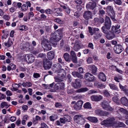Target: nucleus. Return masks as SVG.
Here are the masks:
<instances>
[{
  "label": "nucleus",
  "instance_id": "obj_14",
  "mask_svg": "<svg viewBox=\"0 0 128 128\" xmlns=\"http://www.w3.org/2000/svg\"><path fill=\"white\" fill-rule=\"evenodd\" d=\"M83 16L86 20H88L90 18H92V14L90 11H86L84 13Z\"/></svg>",
  "mask_w": 128,
  "mask_h": 128
},
{
  "label": "nucleus",
  "instance_id": "obj_46",
  "mask_svg": "<svg viewBox=\"0 0 128 128\" xmlns=\"http://www.w3.org/2000/svg\"><path fill=\"white\" fill-rule=\"evenodd\" d=\"M72 60L74 63H77L78 62L77 58L76 56L72 57Z\"/></svg>",
  "mask_w": 128,
  "mask_h": 128
},
{
  "label": "nucleus",
  "instance_id": "obj_4",
  "mask_svg": "<svg viewBox=\"0 0 128 128\" xmlns=\"http://www.w3.org/2000/svg\"><path fill=\"white\" fill-rule=\"evenodd\" d=\"M24 60L28 63H31L34 62L35 58L31 54L26 55L24 57Z\"/></svg>",
  "mask_w": 128,
  "mask_h": 128
},
{
  "label": "nucleus",
  "instance_id": "obj_24",
  "mask_svg": "<svg viewBox=\"0 0 128 128\" xmlns=\"http://www.w3.org/2000/svg\"><path fill=\"white\" fill-rule=\"evenodd\" d=\"M94 86L97 88H104L105 87V86L103 84L99 83L98 82H96L94 83Z\"/></svg>",
  "mask_w": 128,
  "mask_h": 128
},
{
  "label": "nucleus",
  "instance_id": "obj_64",
  "mask_svg": "<svg viewBox=\"0 0 128 128\" xmlns=\"http://www.w3.org/2000/svg\"><path fill=\"white\" fill-rule=\"evenodd\" d=\"M105 12V11L103 10H100L99 11V14L102 15L104 14Z\"/></svg>",
  "mask_w": 128,
  "mask_h": 128
},
{
  "label": "nucleus",
  "instance_id": "obj_19",
  "mask_svg": "<svg viewBox=\"0 0 128 128\" xmlns=\"http://www.w3.org/2000/svg\"><path fill=\"white\" fill-rule=\"evenodd\" d=\"M98 78L99 79L103 82L105 81L106 79V75L103 72H100L99 74Z\"/></svg>",
  "mask_w": 128,
  "mask_h": 128
},
{
  "label": "nucleus",
  "instance_id": "obj_44",
  "mask_svg": "<svg viewBox=\"0 0 128 128\" xmlns=\"http://www.w3.org/2000/svg\"><path fill=\"white\" fill-rule=\"evenodd\" d=\"M116 4L119 5H121L122 3V2L120 0H114L113 1Z\"/></svg>",
  "mask_w": 128,
  "mask_h": 128
},
{
  "label": "nucleus",
  "instance_id": "obj_3",
  "mask_svg": "<svg viewBox=\"0 0 128 128\" xmlns=\"http://www.w3.org/2000/svg\"><path fill=\"white\" fill-rule=\"evenodd\" d=\"M74 120L77 123L82 124L84 123V120L83 118V116L80 114H77L74 117Z\"/></svg>",
  "mask_w": 128,
  "mask_h": 128
},
{
  "label": "nucleus",
  "instance_id": "obj_50",
  "mask_svg": "<svg viewBox=\"0 0 128 128\" xmlns=\"http://www.w3.org/2000/svg\"><path fill=\"white\" fill-rule=\"evenodd\" d=\"M104 93L106 97H109L110 96V93L108 91L106 90H104Z\"/></svg>",
  "mask_w": 128,
  "mask_h": 128
},
{
  "label": "nucleus",
  "instance_id": "obj_18",
  "mask_svg": "<svg viewBox=\"0 0 128 128\" xmlns=\"http://www.w3.org/2000/svg\"><path fill=\"white\" fill-rule=\"evenodd\" d=\"M114 33L110 31L107 34H105L106 37L109 40H112L115 37L114 35Z\"/></svg>",
  "mask_w": 128,
  "mask_h": 128
},
{
  "label": "nucleus",
  "instance_id": "obj_10",
  "mask_svg": "<svg viewBox=\"0 0 128 128\" xmlns=\"http://www.w3.org/2000/svg\"><path fill=\"white\" fill-rule=\"evenodd\" d=\"M102 106L103 108L107 110L112 111L113 109L108 104L106 101H104L102 103Z\"/></svg>",
  "mask_w": 128,
  "mask_h": 128
},
{
  "label": "nucleus",
  "instance_id": "obj_55",
  "mask_svg": "<svg viewBox=\"0 0 128 128\" xmlns=\"http://www.w3.org/2000/svg\"><path fill=\"white\" fill-rule=\"evenodd\" d=\"M54 78L55 80V82H60L62 80L60 78L57 77H54Z\"/></svg>",
  "mask_w": 128,
  "mask_h": 128
},
{
  "label": "nucleus",
  "instance_id": "obj_23",
  "mask_svg": "<svg viewBox=\"0 0 128 128\" xmlns=\"http://www.w3.org/2000/svg\"><path fill=\"white\" fill-rule=\"evenodd\" d=\"M121 102L124 105L127 106L128 105V100L126 97H123L121 99Z\"/></svg>",
  "mask_w": 128,
  "mask_h": 128
},
{
  "label": "nucleus",
  "instance_id": "obj_8",
  "mask_svg": "<svg viewBox=\"0 0 128 128\" xmlns=\"http://www.w3.org/2000/svg\"><path fill=\"white\" fill-rule=\"evenodd\" d=\"M114 50L116 54H120L123 50L124 48L121 45L119 44L114 46Z\"/></svg>",
  "mask_w": 128,
  "mask_h": 128
},
{
  "label": "nucleus",
  "instance_id": "obj_25",
  "mask_svg": "<svg viewBox=\"0 0 128 128\" xmlns=\"http://www.w3.org/2000/svg\"><path fill=\"white\" fill-rule=\"evenodd\" d=\"M86 118L90 121L94 123L98 121L97 118L95 117L89 116Z\"/></svg>",
  "mask_w": 128,
  "mask_h": 128
},
{
  "label": "nucleus",
  "instance_id": "obj_48",
  "mask_svg": "<svg viewBox=\"0 0 128 128\" xmlns=\"http://www.w3.org/2000/svg\"><path fill=\"white\" fill-rule=\"evenodd\" d=\"M8 106L7 103L5 102H2L0 104L1 107L2 108H3L5 106Z\"/></svg>",
  "mask_w": 128,
  "mask_h": 128
},
{
  "label": "nucleus",
  "instance_id": "obj_36",
  "mask_svg": "<svg viewBox=\"0 0 128 128\" xmlns=\"http://www.w3.org/2000/svg\"><path fill=\"white\" fill-rule=\"evenodd\" d=\"M28 8L26 4H23L22 6L21 10L22 11H26L28 9Z\"/></svg>",
  "mask_w": 128,
  "mask_h": 128
},
{
  "label": "nucleus",
  "instance_id": "obj_59",
  "mask_svg": "<svg viewBox=\"0 0 128 128\" xmlns=\"http://www.w3.org/2000/svg\"><path fill=\"white\" fill-rule=\"evenodd\" d=\"M6 94L8 96H11L12 95V93L10 91L8 90L6 92Z\"/></svg>",
  "mask_w": 128,
  "mask_h": 128
},
{
  "label": "nucleus",
  "instance_id": "obj_9",
  "mask_svg": "<svg viewBox=\"0 0 128 128\" xmlns=\"http://www.w3.org/2000/svg\"><path fill=\"white\" fill-rule=\"evenodd\" d=\"M64 84L63 82L57 83L54 86V88L55 90L59 91L61 90H63L64 88Z\"/></svg>",
  "mask_w": 128,
  "mask_h": 128
},
{
  "label": "nucleus",
  "instance_id": "obj_15",
  "mask_svg": "<svg viewBox=\"0 0 128 128\" xmlns=\"http://www.w3.org/2000/svg\"><path fill=\"white\" fill-rule=\"evenodd\" d=\"M91 100L93 101L98 102L102 99V97L100 95H93L91 96Z\"/></svg>",
  "mask_w": 128,
  "mask_h": 128
},
{
  "label": "nucleus",
  "instance_id": "obj_7",
  "mask_svg": "<svg viewBox=\"0 0 128 128\" xmlns=\"http://www.w3.org/2000/svg\"><path fill=\"white\" fill-rule=\"evenodd\" d=\"M71 118L70 116L67 115H64L63 117L60 118V122L64 124L66 122H70L71 121Z\"/></svg>",
  "mask_w": 128,
  "mask_h": 128
},
{
  "label": "nucleus",
  "instance_id": "obj_40",
  "mask_svg": "<svg viewBox=\"0 0 128 128\" xmlns=\"http://www.w3.org/2000/svg\"><path fill=\"white\" fill-rule=\"evenodd\" d=\"M112 100L114 102H115L117 104L118 103V102L119 101V99L117 97L115 96L113 97L112 98Z\"/></svg>",
  "mask_w": 128,
  "mask_h": 128
},
{
  "label": "nucleus",
  "instance_id": "obj_32",
  "mask_svg": "<svg viewBox=\"0 0 128 128\" xmlns=\"http://www.w3.org/2000/svg\"><path fill=\"white\" fill-rule=\"evenodd\" d=\"M88 90L86 88H82L76 90V92H84Z\"/></svg>",
  "mask_w": 128,
  "mask_h": 128
},
{
  "label": "nucleus",
  "instance_id": "obj_1",
  "mask_svg": "<svg viewBox=\"0 0 128 128\" xmlns=\"http://www.w3.org/2000/svg\"><path fill=\"white\" fill-rule=\"evenodd\" d=\"M112 25V23L110 18L108 16H106L105 20V22L103 26L101 28V30L105 34L110 30Z\"/></svg>",
  "mask_w": 128,
  "mask_h": 128
},
{
  "label": "nucleus",
  "instance_id": "obj_37",
  "mask_svg": "<svg viewBox=\"0 0 128 128\" xmlns=\"http://www.w3.org/2000/svg\"><path fill=\"white\" fill-rule=\"evenodd\" d=\"M59 65H60L59 64H55L53 65L54 67L56 72L58 71L59 69H61V67Z\"/></svg>",
  "mask_w": 128,
  "mask_h": 128
},
{
  "label": "nucleus",
  "instance_id": "obj_6",
  "mask_svg": "<svg viewBox=\"0 0 128 128\" xmlns=\"http://www.w3.org/2000/svg\"><path fill=\"white\" fill-rule=\"evenodd\" d=\"M84 77L88 82H94L96 80V78L93 76L88 72L85 74Z\"/></svg>",
  "mask_w": 128,
  "mask_h": 128
},
{
  "label": "nucleus",
  "instance_id": "obj_30",
  "mask_svg": "<svg viewBox=\"0 0 128 128\" xmlns=\"http://www.w3.org/2000/svg\"><path fill=\"white\" fill-rule=\"evenodd\" d=\"M58 118L57 115L54 114L50 116L49 117V119L50 121L53 122L55 120H56Z\"/></svg>",
  "mask_w": 128,
  "mask_h": 128
},
{
  "label": "nucleus",
  "instance_id": "obj_42",
  "mask_svg": "<svg viewBox=\"0 0 128 128\" xmlns=\"http://www.w3.org/2000/svg\"><path fill=\"white\" fill-rule=\"evenodd\" d=\"M54 21L60 24H62L63 23V22L60 18H56L54 20Z\"/></svg>",
  "mask_w": 128,
  "mask_h": 128
},
{
  "label": "nucleus",
  "instance_id": "obj_22",
  "mask_svg": "<svg viewBox=\"0 0 128 128\" xmlns=\"http://www.w3.org/2000/svg\"><path fill=\"white\" fill-rule=\"evenodd\" d=\"M60 6L64 9H65L66 12L70 15V10L69 7L66 6L64 5H60Z\"/></svg>",
  "mask_w": 128,
  "mask_h": 128
},
{
  "label": "nucleus",
  "instance_id": "obj_28",
  "mask_svg": "<svg viewBox=\"0 0 128 128\" xmlns=\"http://www.w3.org/2000/svg\"><path fill=\"white\" fill-rule=\"evenodd\" d=\"M111 14L110 15V18L113 21H115L116 20V19L115 18V14L114 9L110 12Z\"/></svg>",
  "mask_w": 128,
  "mask_h": 128
},
{
  "label": "nucleus",
  "instance_id": "obj_56",
  "mask_svg": "<svg viewBox=\"0 0 128 128\" xmlns=\"http://www.w3.org/2000/svg\"><path fill=\"white\" fill-rule=\"evenodd\" d=\"M41 126L43 128H48L47 126L45 123L42 122L41 124Z\"/></svg>",
  "mask_w": 128,
  "mask_h": 128
},
{
  "label": "nucleus",
  "instance_id": "obj_33",
  "mask_svg": "<svg viewBox=\"0 0 128 128\" xmlns=\"http://www.w3.org/2000/svg\"><path fill=\"white\" fill-rule=\"evenodd\" d=\"M109 86L111 89L114 90H117L118 89L117 86L115 85L112 84H109Z\"/></svg>",
  "mask_w": 128,
  "mask_h": 128
},
{
  "label": "nucleus",
  "instance_id": "obj_62",
  "mask_svg": "<svg viewBox=\"0 0 128 128\" xmlns=\"http://www.w3.org/2000/svg\"><path fill=\"white\" fill-rule=\"evenodd\" d=\"M16 119L15 117L12 116L10 118V120L12 122H14L16 120Z\"/></svg>",
  "mask_w": 128,
  "mask_h": 128
},
{
  "label": "nucleus",
  "instance_id": "obj_58",
  "mask_svg": "<svg viewBox=\"0 0 128 128\" xmlns=\"http://www.w3.org/2000/svg\"><path fill=\"white\" fill-rule=\"evenodd\" d=\"M70 54L72 57L76 56L73 50L71 51Z\"/></svg>",
  "mask_w": 128,
  "mask_h": 128
},
{
  "label": "nucleus",
  "instance_id": "obj_5",
  "mask_svg": "<svg viewBox=\"0 0 128 128\" xmlns=\"http://www.w3.org/2000/svg\"><path fill=\"white\" fill-rule=\"evenodd\" d=\"M94 112L96 115L100 116H106L110 114L108 112L104 111L99 109H96L95 110Z\"/></svg>",
  "mask_w": 128,
  "mask_h": 128
},
{
  "label": "nucleus",
  "instance_id": "obj_17",
  "mask_svg": "<svg viewBox=\"0 0 128 128\" xmlns=\"http://www.w3.org/2000/svg\"><path fill=\"white\" fill-rule=\"evenodd\" d=\"M96 4L93 2H89L86 5V8L87 9H90L92 10L94 9L96 6Z\"/></svg>",
  "mask_w": 128,
  "mask_h": 128
},
{
  "label": "nucleus",
  "instance_id": "obj_20",
  "mask_svg": "<svg viewBox=\"0 0 128 128\" xmlns=\"http://www.w3.org/2000/svg\"><path fill=\"white\" fill-rule=\"evenodd\" d=\"M80 48L79 42L78 41H76L74 46V50L76 51H78Z\"/></svg>",
  "mask_w": 128,
  "mask_h": 128
},
{
  "label": "nucleus",
  "instance_id": "obj_63",
  "mask_svg": "<svg viewBox=\"0 0 128 128\" xmlns=\"http://www.w3.org/2000/svg\"><path fill=\"white\" fill-rule=\"evenodd\" d=\"M34 77L36 78H37L39 77L40 76V74L37 73H34L33 75Z\"/></svg>",
  "mask_w": 128,
  "mask_h": 128
},
{
  "label": "nucleus",
  "instance_id": "obj_16",
  "mask_svg": "<svg viewBox=\"0 0 128 128\" xmlns=\"http://www.w3.org/2000/svg\"><path fill=\"white\" fill-rule=\"evenodd\" d=\"M82 102L81 101H78L74 106V108L76 110H80L81 108L82 104Z\"/></svg>",
  "mask_w": 128,
  "mask_h": 128
},
{
  "label": "nucleus",
  "instance_id": "obj_49",
  "mask_svg": "<svg viewBox=\"0 0 128 128\" xmlns=\"http://www.w3.org/2000/svg\"><path fill=\"white\" fill-rule=\"evenodd\" d=\"M89 32L91 35L94 34V31L93 30V28L92 29L91 27L89 26L88 28Z\"/></svg>",
  "mask_w": 128,
  "mask_h": 128
},
{
  "label": "nucleus",
  "instance_id": "obj_13",
  "mask_svg": "<svg viewBox=\"0 0 128 128\" xmlns=\"http://www.w3.org/2000/svg\"><path fill=\"white\" fill-rule=\"evenodd\" d=\"M120 27V26L117 25L115 26H112L111 28L112 32L113 33L118 34L120 32V30L119 28Z\"/></svg>",
  "mask_w": 128,
  "mask_h": 128
},
{
  "label": "nucleus",
  "instance_id": "obj_60",
  "mask_svg": "<svg viewBox=\"0 0 128 128\" xmlns=\"http://www.w3.org/2000/svg\"><path fill=\"white\" fill-rule=\"evenodd\" d=\"M41 19L42 20H43L46 19V16L44 14H42L41 15Z\"/></svg>",
  "mask_w": 128,
  "mask_h": 128
},
{
  "label": "nucleus",
  "instance_id": "obj_34",
  "mask_svg": "<svg viewBox=\"0 0 128 128\" xmlns=\"http://www.w3.org/2000/svg\"><path fill=\"white\" fill-rule=\"evenodd\" d=\"M64 58L66 61L70 62V59L69 58V55L67 53H65L64 55Z\"/></svg>",
  "mask_w": 128,
  "mask_h": 128
},
{
  "label": "nucleus",
  "instance_id": "obj_52",
  "mask_svg": "<svg viewBox=\"0 0 128 128\" xmlns=\"http://www.w3.org/2000/svg\"><path fill=\"white\" fill-rule=\"evenodd\" d=\"M28 19H30V17H32L34 16V14L32 12H30L28 13Z\"/></svg>",
  "mask_w": 128,
  "mask_h": 128
},
{
  "label": "nucleus",
  "instance_id": "obj_31",
  "mask_svg": "<svg viewBox=\"0 0 128 128\" xmlns=\"http://www.w3.org/2000/svg\"><path fill=\"white\" fill-rule=\"evenodd\" d=\"M57 40L56 38H52L50 39V41L51 44L54 46H56L57 44L56 42Z\"/></svg>",
  "mask_w": 128,
  "mask_h": 128
},
{
  "label": "nucleus",
  "instance_id": "obj_39",
  "mask_svg": "<svg viewBox=\"0 0 128 128\" xmlns=\"http://www.w3.org/2000/svg\"><path fill=\"white\" fill-rule=\"evenodd\" d=\"M92 73L94 74H95L96 72L97 68L94 65L92 66Z\"/></svg>",
  "mask_w": 128,
  "mask_h": 128
},
{
  "label": "nucleus",
  "instance_id": "obj_45",
  "mask_svg": "<svg viewBox=\"0 0 128 128\" xmlns=\"http://www.w3.org/2000/svg\"><path fill=\"white\" fill-rule=\"evenodd\" d=\"M45 11L46 14H52L53 12V11L50 9L46 10Z\"/></svg>",
  "mask_w": 128,
  "mask_h": 128
},
{
  "label": "nucleus",
  "instance_id": "obj_61",
  "mask_svg": "<svg viewBox=\"0 0 128 128\" xmlns=\"http://www.w3.org/2000/svg\"><path fill=\"white\" fill-rule=\"evenodd\" d=\"M40 51L41 50H34L32 52V53H33L34 54H38L39 52H40Z\"/></svg>",
  "mask_w": 128,
  "mask_h": 128
},
{
  "label": "nucleus",
  "instance_id": "obj_41",
  "mask_svg": "<svg viewBox=\"0 0 128 128\" xmlns=\"http://www.w3.org/2000/svg\"><path fill=\"white\" fill-rule=\"evenodd\" d=\"M119 87L120 88L122 91H124V92L127 90L125 86H122L120 83L119 84Z\"/></svg>",
  "mask_w": 128,
  "mask_h": 128
},
{
  "label": "nucleus",
  "instance_id": "obj_12",
  "mask_svg": "<svg viewBox=\"0 0 128 128\" xmlns=\"http://www.w3.org/2000/svg\"><path fill=\"white\" fill-rule=\"evenodd\" d=\"M72 85L75 88H78L81 86V82L79 80L76 79L74 82L72 83Z\"/></svg>",
  "mask_w": 128,
  "mask_h": 128
},
{
  "label": "nucleus",
  "instance_id": "obj_21",
  "mask_svg": "<svg viewBox=\"0 0 128 128\" xmlns=\"http://www.w3.org/2000/svg\"><path fill=\"white\" fill-rule=\"evenodd\" d=\"M72 75L75 77H77L79 78H83V76L80 74L78 72L74 71L72 73Z\"/></svg>",
  "mask_w": 128,
  "mask_h": 128
},
{
  "label": "nucleus",
  "instance_id": "obj_47",
  "mask_svg": "<svg viewBox=\"0 0 128 128\" xmlns=\"http://www.w3.org/2000/svg\"><path fill=\"white\" fill-rule=\"evenodd\" d=\"M92 57H89L86 60L87 62L89 64L92 63Z\"/></svg>",
  "mask_w": 128,
  "mask_h": 128
},
{
  "label": "nucleus",
  "instance_id": "obj_57",
  "mask_svg": "<svg viewBox=\"0 0 128 128\" xmlns=\"http://www.w3.org/2000/svg\"><path fill=\"white\" fill-rule=\"evenodd\" d=\"M80 14L78 12H75L74 14V16L76 17V18H78L80 16Z\"/></svg>",
  "mask_w": 128,
  "mask_h": 128
},
{
  "label": "nucleus",
  "instance_id": "obj_38",
  "mask_svg": "<svg viewBox=\"0 0 128 128\" xmlns=\"http://www.w3.org/2000/svg\"><path fill=\"white\" fill-rule=\"evenodd\" d=\"M118 110L122 114H126L128 113V110L123 108H120Z\"/></svg>",
  "mask_w": 128,
  "mask_h": 128
},
{
  "label": "nucleus",
  "instance_id": "obj_11",
  "mask_svg": "<svg viewBox=\"0 0 128 128\" xmlns=\"http://www.w3.org/2000/svg\"><path fill=\"white\" fill-rule=\"evenodd\" d=\"M52 65V63L48 60H46L44 61L43 67L45 70L50 69Z\"/></svg>",
  "mask_w": 128,
  "mask_h": 128
},
{
  "label": "nucleus",
  "instance_id": "obj_54",
  "mask_svg": "<svg viewBox=\"0 0 128 128\" xmlns=\"http://www.w3.org/2000/svg\"><path fill=\"white\" fill-rule=\"evenodd\" d=\"M6 98V96L4 94L0 93V100L5 99Z\"/></svg>",
  "mask_w": 128,
  "mask_h": 128
},
{
  "label": "nucleus",
  "instance_id": "obj_26",
  "mask_svg": "<svg viewBox=\"0 0 128 128\" xmlns=\"http://www.w3.org/2000/svg\"><path fill=\"white\" fill-rule=\"evenodd\" d=\"M48 57L49 59L52 60L54 57V53L52 51H50L48 53Z\"/></svg>",
  "mask_w": 128,
  "mask_h": 128
},
{
  "label": "nucleus",
  "instance_id": "obj_43",
  "mask_svg": "<svg viewBox=\"0 0 128 128\" xmlns=\"http://www.w3.org/2000/svg\"><path fill=\"white\" fill-rule=\"evenodd\" d=\"M44 48H46L47 50H50L52 48V47L50 44L48 43V44H47L45 47H44Z\"/></svg>",
  "mask_w": 128,
  "mask_h": 128
},
{
  "label": "nucleus",
  "instance_id": "obj_51",
  "mask_svg": "<svg viewBox=\"0 0 128 128\" xmlns=\"http://www.w3.org/2000/svg\"><path fill=\"white\" fill-rule=\"evenodd\" d=\"M107 11V12H110L113 9V8L110 6H108L106 8Z\"/></svg>",
  "mask_w": 128,
  "mask_h": 128
},
{
  "label": "nucleus",
  "instance_id": "obj_2",
  "mask_svg": "<svg viewBox=\"0 0 128 128\" xmlns=\"http://www.w3.org/2000/svg\"><path fill=\"white\" fill-rule=\"evenodd\" d=\"M115 118L114 117H109L102 122L101 124L107 127L114 126L116 123Z\"/></svg>",
  "mask_w": 128,
  "mask_h": 128
},
{
  "label": "nucleus",
  "instance_id": "obj_29",
  "mask_svg": "<svg viewBox=\"0 0 128 128\" xmlns=\"http://www.w3.org/2000/svg\"><path fill=\"white\" fill-rule=\"evenodd\" d=\"M48 40L46 39H44L42 40L41 42V44L43 47H45L48 44Z\"/></svg>",
  "mask_w": 128,
  "mask_h": 128
},
{
  "label": "nucleus",
  "instance_id": "obj_35",
  "mask_svg": "<svg viewBox=\"0 0 128 128\" xmlns=\"http://www.w3.org/2000/svg\"><path fill=\"white\" fill-rule=\"evenodd\" d=\"M84 108L88 109H91L92 107L90 103L89 102H86L85 103L84 106Z\"/></svg>",
  "mask_w": 128,
  "mask_h": 128
},
{
  "label": "nucleus",
  "instance_id": "obj_27",
  "mask_svg": "<svg viewBox=\"0 0 128 128\" xmlns=\"http://www.w3.org/2000/svg\"><path fill=\"white\" fill-rule=\"evenodd\" d=\"M125 126L126 125L125 124L120 122H116V123L115 126L119 127H124L125 128Z\"/></svg>",
  "mask_w": 128,
  "mask_h": 128
},
{
  "label": "nucleus",
  "instance_id": "obj_53",
  "mask_svg": "<svg viewBox=\"0 0 128 128\" xmlns=\"http://www.w3.org/2000/svg\"><path fill=\"white\" fill-rule=\"evenodd\" d=\"M45 30L46 32H51L50 28L49 26H46L45 27Z\"/></svg>",
  "mask_w": 128,
  "mask_h": 128
}]
</instances>
